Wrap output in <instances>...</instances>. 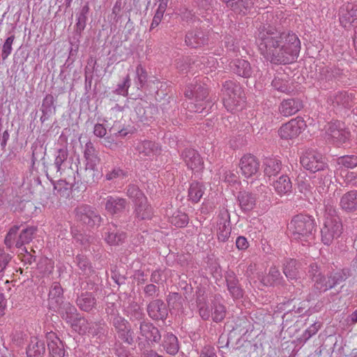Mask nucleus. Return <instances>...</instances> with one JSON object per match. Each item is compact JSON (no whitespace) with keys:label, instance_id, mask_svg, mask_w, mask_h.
Here are the masks:
<instances>
[{"label":"nucleus","instance_id":"obj_3","mask_svg":"<svg viewBox=\"0 0 357 357\" xmlns=\"http://www.w3.org/2000/svg\"><path fill=\"white\" fill-rule=\"evenodd\" d=\"M314 223L311 217L299 214L294 216L288 225V231L294 241L303 245L313 239Z\"/></svg>","mask_w":357,"mask_h":357},{"label":"nucleus","instance_id":"obj_63","mask_svg":"<svg viewBox=\"0 0 357 357\" xmlns=\"http://www.w3.org/2000/svg\"><path fill=\"white\" fill-rule=\"evenodd\" d=\"M236 246L238 250H245L248 248V242L244 236H238L236 240Z\"/></svg>","mask_w":357,"mask_h":357},{"label":"nucleus","instance_id":"obj_37","mask_svg":"<svg viewBox=\"0 0 357 357\" xmlns=\"http://www.w3.org/2000/svg\"><path fill=\"white\" fill-rule=\"evenodd\" d=\"M165 350L170 355H175L179 349L178 339L173 334H167L163 342Z\"/></svg>","mask_w":357,"mask_h":357},{"label":"nucleus","instance_id":"obj_19","mask_svg":"<svg viewBox=\"0 0 357 357\" xmlns=\"http://www.w3.org/2000/svg\"><path fill=\"white\" fill-rule=\"evenodd\" d=\"M148 313L153 319L162 320L167 316V309L162 301L155 300L149 303Z\"/></svg>","mask_w":357,"mask_h":357},{"label":"nucleus","instance_id":"obj_53","mask_svg":"<svg viewBox=\"0 0 357 357\" xmlns=\"http://www.w3.org/2000/svg\"><path fill=\"white\" fill-rule=\"evenodd\" d=\"M15 37L13 36H11L6 40L3 47H2V53H1V57L3 60H5L8 58V56L12 52V45L13 43Z\"/></svg>","mask_w":357,"mask_h":357},{"label":"nucleus","instance_id":"obj_4","mask_svg":"<svg viewBox=\"0 0 357 357\" xmlns=\"http://www.w3.org/2000/svg\"><path fill=\"white\" fill-rule=\"evenodd\" d=\"M342 230V224L333 206L326 208L321 229V239L324 244H331L335 238H338Z\"/></svg>","mask_w":357,"mask_h":357},{"label":"nucleus","instance_id":"obj_11","mask_svg":"<svg viewBox=\"0 0 357 357\" xmlns=\"http://www.w3.org/2000/svg\"><path fill=\"white\" fill-rule=\"evenodd\" d=\"M327 133L337 145L345 143L349 138V132L344 128L343 123L335 121L331 123L327 128Z\"/></svg>","mask_w":357,"mask_h":357},{"label":"nucleus","instance_id":"obj_50","mask_svg":"<svg viewBox=\"0 0 357 357\" xmlns=\"http://www.w3.org/2000/svg\"><path fill=\"white\" fill-rule=\"evenodd\" d=\"M128 195L133 199L135 202V204L140 202H144L145 198H146L144 194L139 190V188L135 185L129 186L127 190Z\"/></svg>","mask_w":357,"mask_h":357},{"label":"nucleus","instance_id":"obj_56","mask_svg":"<svg viewBox=\"0 0 357 357\" xmlns=\"http://www.w3.org/2000/svg\"><path fill=\"white\" fill-rule=\"evenodd\" d=\"M48 98L47 97L44 102H43V104L42 105V112L43 113V115L41 116L40 118V120L42 121H45L46 120V115H48L49 113H52V107H51V105H52V98L50 97V105H46V103L48 101Z\"/></svg>","mask_w":357,"mask_h":357},{"label":"nucleus","instance_id":"obj_20","mask_svg":"<svg viewBox=\"0 0 357 357\" xmlns=\"http://www.w3.org/2000/svg\"><path fill=\"white\" fill-rule=\"evenodd\" d=\"M47 347L53 357H63L65 351L63 344L54 333H49L47 335Z\"/></svg>","mask_w":357,"mask_h":357},{"label":"nucleus","instance_id":"obj_23","mask_svg":"<svg viewBox=\"0 0 357 357\" xmlns=\"http://www.w3.org/2000/svg\"><path fill=\"white\" fill-rule=\"evenodd\" d=\"M271 185L275 192L280 196L288 195L292 188L291 182L286 175L280 176L278 179L274 180Z\"/></svg>","mask_w":357,"mask_h":357},{"label":"nucleus","instance_id":"obj_39","mask_svg":"<svg viewBox=\"0 0 357 357\" xmlns=\"http://www.w3.org/2000/svg\"><path fill=\"white\" fill-rule=\"evenodd\" d=\"M135 212L138 218L140 219H149L152 215V208L150 205L147 204V199L145 198V202H139L136 204Z\"/></svg>","mask_w":357,"mask_h":357},{"label":"nucleus","instance_id":"obj_54","mask_svg":"<svg viewBox=\"0 0 357 357\" xmlns=\"http://www.w3.org/2000/svg\"><path fill=\"white\" fill-rule=\"evenodd\" d=\"M136 78L139 82L138 87H142L146 80V72L142 65H138L136 68Z\"/></svg>","mask_w":357,"mask_h":357},{"label":"nucleus","instance_id":"obj_6","mask_svg":"<svg viewBox=\"0 0 357 357\" xmlns=\"http://www.w3.org/2000/svg\"><path fill=\"white\" fill-rule=\"evenodd\" d=\"M206 91L200 86L198 87L197 86H193L192 85L188 86L185 90V95L190 99L195 96V102H190V105L188 106V109L191 112H204L206 109V102L204 101L203 98L206 96Z\"/></svg>","mask_w":357,"mask_h":357},{"label":"nucleus","instance_id":"obj_42","mask_svg":"<svg viewBox=\"0 0 357 357\" xmlns=\"http://www.w3.org/2000/svg\"><path fill=\"white\" fill-rule=\"evenodd\" d=\"M272 86L278 91L283 93H289L291 91L289 81L285 79L284 75H277L272 81Z\"/></svg>","mask_w":357,"mask_h":357},{"label":"nucleus","instance_id":"obj_2","mask_svg":"<svg viewBox=\"0 0 357 357\" xmlns=\"http://www.w3.org/2000/svg\"><path fill=\"white\" fill-rule=\"evenodd\" d=\"M301 164L311 172H319L312 178L319 194L326 193L331 183L332 173L323 155L314 150H307L301 157Z\"/></svg>","mask_w":357,"mask_h":357},{"label":"nucleus","instance_id":"obj_44","mask_svg":"<svg viewBox=\"0 0 357 357\" xmlns=\"http://www.w3.org/2000/svg\"><path fill=\"white\" fill-rule=\"evenodd\" d=\"M35 231L36 229L33 227H29L24 229L19 236V238L16 241L15 246L20 248L24 244L29 243L32 240Z\"/></svg>","mask_w":357,"mask_h":357},{"label":"nucleus","instance_id":"obj_33","mask_svg":"<svg viewBox=\"0 0 357 357\" xmlns=\"http://www.w3.org/2000/svg\"><path fill=\"white\" fill-rule=\"evenodd\" d=\"M126 206V200L122 198L108 197L105 208L110 213L114 214L123 209Z\"/></svg>","mask_w":357,"mask_h":357},{"label":"nucleus","instance_id":"obj_1","mask_svg":"<svg viewBox=\"0 0 357 357\" xmlns=\"http://www.w3.org/2000/svg\"><path fill=\"white\" fill-rule=\"evenodd\" d=\"M257 44L264 59L273 64H286L298 56L300 40L294 33H280L270 26L259 29Z\"/></svg>","mask_w":357,"mask_h":357},{"label":"nucleus","instance_id":"obj_30","mask_svg":"<svg viewBox=\"0 0 357 357\" xmlns=\"http://www.w3.org/2000/svg\"><path fill=\"white\" fill-rule=\"evenodd\" d=\"M63 319H65L70 325L73 323L77 317V310L69 303H63L60 307H56Z\"/></svg>","mask_w":357,"mask_h":357},{"label":"nucleus","instance_id":"obj_58","mask_svg":"<svg viewBox=\"0 0 357 357\" xmlns=\"http://www.w3.org/2000/svg\"><path fill=\"white\" fill-rule=\"evenodd\" d=\"M88 11V7H85L83 8V13H81L78 18H77V22L76 24L77 29L79 31L84 30L86 25V16L85 13Z\"/></svg>","mask_w":357,"mask_h":357},{"label":"nucleus","instance_id":"obj_55","mask_svg":"<svg viewBox=\"0 0 357 357\" xmlns=\"http://www.w3.org/2000/svg\"><path fill=\"white\" fill-rule=\"evenodd\" d=\"M68 153L65 149H59L54 160V165L57 171H59L63 162L67 159Z\"/></svg>","mask_w":357,"mask_h":357},{"label":"nucleus","instance_id":"obj_12","mask_svg":"<svg viewBox=\"0 0 357 357\" xmlns=\"http://www.w3.org/2000/svg\"><path fill=\"white\" fill-rule=\"evenodd\" d=\"M355 101L354 93L346 91L331 93L327 98L328 103L333 107H349Z\"/></svg>","mask_w":357,"mask_h":357},{"label":"nucleus","instance_id":"obj_17","mask_svg":"<svg viewBox=\"0 0 357 357\" xmlns=\"http://www.w3.org/2000/svg\"><path fill=\"white\" fill-rule=\"evenodd\" d=\"M137 150L141 157H148L151 160L158 155L161 151L159 145L151 141L139 142L137 145Z\"/></svg>","mask_w":357,"mask_h":357},{"label":"nucleus","instance_id":"obj_60","mask_svg":"<svg viewBox=\"0 0 357 357\" xmlns=\"http://www.w3.org/2000/svg\"><path fill=\"white\" fill-rule=\"evenodd\" d=\"M76 261H77L78 266L82 270L86 271L88 268H90L89 262L85 257H84L82 255H78L76 257Z\"/></svg>","mask_w":357,"mask_h":357},{"label":"nucleus","instance_id":"obj_61","mask_svg":"<svg viewBox=\"0 0 357 357\" xmlns=\"http://www.w3.org/2000/svg\"><path fill=\"white\" fill-rule=\"evenodd\" d=\"M226 281L227 283L228 290L230 289V287H235L238 285V280L236 279L235 275L233 273H228L226 276Z\"/></svg>","mask_w":357,"mask_h":357},{"label":"nucleus","instance_id":"obj_16","mask_svg":"<svg viewBox=\"0 0 357 357\" xmlns=\"http://www.w3.org/2000/svg\"><path fill=\"white\" fill-rule=\"evenodd\" d=\"M315 278V288L320 291H326V290L333 287L337 282L344 280L340 273H337L333 277L326 278L325 276L318 273V275H314Z\"/></svg>","mask_w":357,"mask_h":357},{"label":"nucleus","instance_id":"obj_21","mask_svg":"<svg viewBox=\"0 0 357 357\" xmlns=\"http://www.w3.org/2000/svg\"><path fill=\"white\" fill-rule=\"evenodd\" d=\"M216 236L220 241H227L231 234L230 221L227 217H221L216 224Z\"/></svg>","mask_w":357,"mask_h":357},{"label":"nucleus","instance_id":"obj_46","mask_svg":"<svg viewBox=\"0 0 357 357\" xmlns=\"http://www.w3.org/2000/svg\"><path fill=\"white\" fill-rule=\"evenodd\" d=\"M127 174L119 168H114L106 175L107 180H114L117 184H123L126 181Z\"/></svg>","mask_w":357,"mask_h":357},{"label":"nucleus","instance_id":"obj_10","mask_svg":"<svg viewBox=\"0 0 357 357\" xmlns=\"http://www.w3.org/2000/svg\"><path fill=\"white\" fill-rule=\"evenodd\" d=\"M199 307L200 316L206 320L211 317L214 321L220 322L225 319L226 315L225 306L216 301L213 303L212 312L208 306L202 304L200 302L199 303Z\"/></svg>","mask_w":357,"mask_h":357},{"label":"nucleus","instance_id":"obj_9","mask_svg":"<svg viewBox=\"0 0 357 357\" xmlns=\"http://www.w3.org/2000/svg\"><path fill=\"white\" fill-rule=\"evenodd\" d=\"M75 216L78 220L89 227L98 225L101 220L100 215L87 205L77 206L75 209Z\"/></svg>","mask_w":357,"mask_h":357},{"label":"nucleus","instance_id":"obj_25","mask_svg":"<svg viewBox=\"0 0 357 357\" xmlns=\"http://www.w3.org/2000/svg\"><path fill=\"white\" fill-rule=\"evenodd\" d=\"M139 329L142 335L149 341L158 342L160 339L158 329L149 322H142L140 324Z\"/></svg>","mask_w":357,"mask_h":357},{"label":"nucleus","instance_id":"obj_41","mask_svg":"<svg viewBox=\"0 0 357 357\" xmlns=\"http://www.w3.org/2000/svg\"><path fill=\"white\" fill-rule=\"evenodd\" d=\"M168 0H160V3L157 10L154 15L152 22L151 24V29H153L158 26L163 17L164 13L167 9Z\"/></svg>","mask_w":357,"mask_h":357},{"label":"nucleus","instance_id":"obj_35","mask_svg":"<svg viewBox=\"0 0 357 357\" xmlns=\"http://www.w3.org/2000/svg\"><path fill=\"white\" fill-rule=\"evenodd\" d=\"M228 7L231 8L234 10L239 13H245L250 9L252 4L253 0H222Z\"/></svg>","mask_w":357,"mask_h":357},{"label":"nucleus","instance_id":"obj_36","mask_svg":"<svg viewBox=\"0 0 357 357\" xmlns=\"http://www.w3.org/2000/svg\"><path fill=\"white\" fill-rule=\"evenodd\" d=\"M90 323L88 322L84 318H77L76 320L72 323L71 326L73 330L79 334L90 333L92 335L96 334L91 327Z\"/></svg>","mask_w":357,"mask_h":357},{"label":"nucleus","instance_id":"obj_24","mask_svg":"<svg viewBox=\"0 0 357 357\" xmlns=\"http://www.w3.org/2000/svg\"><path fill=\"white\" fill-rule=\"evenodd\" d=\"M84 155L86 160V169L94 170L100 162V158L97 151L91 144H86Z\"/></svg>","mask_w":357,"mask_h":357},{"label":"nucleus","instance_id":"obj_26","mask_svg":"<svg viewBox=\"0 0 357 357\" xmlns=\"http://www.w3.org/2000/svg\"><path fill=\"white\" fill-rule=\"evenodd\" d=\"M45 351V343L37 337H33L26 349L27 357H43Z\"/></svg>","mask_w":357,"mask_h":357},{"label":"nucleus","instance_id":"obj_32","mask_svg":"<svg viewBox=\"0 0 357 357\" xmlns=\"http://www.w3.org/2000/svg\"><path fill=\"white\" fill-rule=\"evenodd\" d=\"M264 165V174L270 178L276 176L281 170V162L276 158L266 159Z\"/></svg>","mask_w":357,"mask_h":357},{"label":"nucleus","instance_id":"obj_48","mask_svg":"<svg viewBox=\"0 0 357 357\" xmlns=\"http://www.w3.org/2000/svg\"><path fill=\"white\" fill-rule=\"evenodd\" d=\"M170 222L177 227H183L188 222V218L186 214L176 211L169 218Z\"/></svg>","mask_w":357,"mask_h":357},{"label":"nucleus","instance_id":"obj_18","mask_svg":"<svg viewBox=\"0 0 357 357\" xmlns=\"http://www.w3.org/2000/svg\"><path fill=\"white\" fill-rule=\"evenodd\" d=\"M302 107V102L299 100L289 98L280 103L279 112L284 116H289L298 112Z\"/></svg>","mask_w":357,"mask_h":357},{"label":"nucleus","instance_id":"obj_34","mask_svg":"<svg viewBox=\"0 0 357 357\" xmlns=\"http://www.w3.org/2000/svg\"><path fill=\"white\" fill-rule=\"evenodd\" d=\"M239 205L244 211H250L254 208L256 198L252 194L246 192H241L238 195Z\"/></svg>","mask_w":357,"mask_h":357},{"label":"nucleus","instance_id":"obj_7","mask_svg":"<svg viewBox=\"0 0 357 357\" xmlns=\"http://www.w3.org/2000/svg\"><path fill=\"white\" fill-rule=\"evenodd\" d=\"M306 123L300 117L290 120L283 124L278 130V134L282 139H291L297 137L305 130Z\"/></svg>","mask_w":357,"mask_h":357},{"label":"nucleus","instance_id":"obj_22","mask_svg":"<svg viewBox=\"0 0 357 357\" xmlns=\"http://www.w3.org/2000/svg\"><path fill=\"white\" fill-rule=\"evenodd\" d=\"M48 301L52 308L60 307L63 303V289L59 283L54 282L52 284L49 292Z\"/></svg>","mask_w":357,"mask_h":357},{"label":"nucleus","instance_id":"obj_51","mask_svg":"<svg viewBox=\"0 0 357 357\" xmlns=\"http://www.w3.org/2000/svg\"><path fill=\"white\" fill-rule=\"evenodd\" d=\"M280 275V271L275 267L271 268L268 275L263 279L266 285H273L276 283Z\"/></svg>","mask_w":357,"mask_h":357},{"label":"nucleus","instance_id":"obj_49","mask_svg":"<svg viewBox=\"0 0 357 357\" xmlns=\"http://www.w3.org/2000/svg\"><path fill=\"white\" fill-rule=\"evenodd\" d=\"M338 165L345 168H354L357 165V156L344 155L338 158Z\"/></svg>","mask_w":357,"mask_h":357},{"label":"nucleus","instance_id":"obj_64","mask_svg":"<svg viewBox=\"0 0 357 357\" xmlns=\"http://www.w3.org/2000/svg\"><path fill=\"white\" fill-rule=\"evenodd\" d=\"M215 355L214 348L206 346L202 349L199 357H214Z\"/></svg>","mask_w":357,"mask_h":357},{"label":"nucleus","instance_id":"obj_27","mask_svg":"<svg viewBox=\"0 0 357 357\" xmlns=\"http://www.w3.org/2000/svg\"><path fill=\"white\" fill-rule=\"evenodd\" d=\"M231 69L236 74L243 77H249L252 75V69L248 61L243 59H236L231 63Z\"/></svg>","mask_w":357,"mask_h":357},{"label":"nucleus","instance_id":"obj_28","mask_svg":"<svg viewBox=\"0 0 357 357\" xmlns=\"http://www.w3.org/2000/svg\"><path fill=\"white\" fill-rule=\"evenodd\" d=\"M340 206L347 211L357 209V191L352 190L345 193L340 199Z\"/></svg>","mask_w":357,"mask_h":357},{"label":"nucleus","instance_id":"obj_57","mask_svg":"<svg viewBox=\"0 0 357 357\" xmlns=\"http://www.w3.org/2000/svg\"><path fill=\"white\" fill-rule=\"evenodd\" d=\"M11 257L0 248V272H2L10 261Z\"/></svg>","mask_w":357,"mask_h":357},{"label":"nucleus","instance_id":"obj_15","mask_svg":"<svg viewBox=\"0 0 357 357\" xmlns=\"http://www.w3.org/2000/svg\"><path fill=\"white\" fill-rule=\"evenodd\" d=\"M182 158L187 167L194 173L200 172L204 168L203 160L194 149H186L182 153Z\"/></svg>","mask_w":357,"mask_h":357},{"label":"nucleus","instance_id":"obj_14","mask_svg":"<svg viewBox=\"0 0 357 357\" xmlns=\"http://www.w3.org/2000/svg\"><path fill=\"white\" fill-rule=\"evenodd\" d=\"M113 324L119 338L124 342L131 344L133 342L134 336L128 321L121 317H116L113 319Z\"/></svg>","mask_w":357,"mask_h":357},{"label":"nucleus","instance_id":"obj_40","mask_svg":"<svg viewBox=\"0 0 357 357\" xmlns=\"http://www.w3.org/2000/svg\"><path fill=\"white\" fill-rule=\"evenodd\" d=\"M135 212L138 218L140 219H149L152 215V208L150 205L147 204V199L145 198V202H139L136 204Z\"/></svg>","mask_w":357,"mask_h":357},{"label":"nucleus","instance_id":"obj_43","mask_svg":"<svg viewBox=\"0 0 357 357\" xmlns=\"http://www.w3.org/2000/svg\"><path fill=\"white\" fill-rule=\"evenodd\" d=\"M199 31L188 32L185 37V43L188 46L197 47L204 44V38Z\"/></svg>","mask_w":357,"mask_h":357},{"label":"nucleus","instance_id":"obj_62","mask_svg":"<svg viewBox=\"0 0 357 357\" xmlns=\"http://www.w3.org/2000/svg\"><path fill=\"white\" fill-rule=\"evenodd\" d=\"M93 133L98 137H103L106 135L107 130L102 124L97 123L94 126Z\"/></svg>","mask_w":357,"mask_h":357},{"label":"nucleus","instance_id":"obj_31","mask_svg":"<svg viewBox=\"0 0 357 357\" xmlns=\"http://www.w3.org/2000/svg\"><path fill=\"white\" fill-rule=\"evenodd\" d=\"M206 188L199 182H192L188 189V199L192 202L197 203L204 194Z\"/></svg>","mask_w":357,"mask_h":357},{"label":"nucleus","instance_id":"obj_38","mask_svg":"<svg viewBox=\"0 0 357 357\" xmlns=\"http://www.w3.org/2000/svg\"><path fill=\"white\" fill-rule=\"evenodd\" d=\"M77 304L84 311H90L96 304L95 298L91 294H82L77 299Z\"/></svg>","mask_w":357,"mask_h":357},{"label":"nucleus","instance_id":"obj_8","mask_svg":"<svg viewBox=\"0 0 357 357\" xmlns=\"http://www.w3.org/2000/svg\"><path fill=\"white\" fill-rule=\"evenodd\" d=\"M339 20L345 29H350L357 24V3L343 4L339 10Z\"/></svg>","mask_w":357,"mask_h":357},{"label":"nucleus","instance_id":"obj_45","mask_svg":"<svg viewBox=\"0 0 357 357\" xmlns=\"http://www.w3.org/2000/svg\"><path fill=\"white\" fill-rule=\"evenodd\" d=\"M283 271L286 277L289 280L297 279L298 272L296 261L294 259L287 261Z\"/></svg>","mask_w":357,"mask_h":357},{"label":"nucleus","instance_id":"obj_13","mask_svg":"<svg viewBox=\"0 0 357 357\" xmlns=\"http://www.w3.org/2000/svg\"><path fill=\"white\" fill-rule=\"evenodd\" d=\"M241 174L246 178L255 175L259 169V162L257 159L251 154L244 155L239 163Z\"/></svg>","mask_w":357,"mask_h":357},{"label":"nucleus","instance_id":"obj_59","mask_svg":"<svg viewBox=\"0 0 357 357\" xmlns=\"http://www.w3.org/2000/svg\"><path fill=\"white\" fill-rule=\"evenodd\" d=\"M130 78L128 76L126 77L122 84H119L116 89V91L119 94L125 96L127 94L128 89L130 86Z\"/></svg>","mask_w":357,"mask_h":357},{"label":"nucleus","instance_id":"obj_47","mask_svg":"<svg viewBox=\"0 0 357 357\" xmlns=\"http://www.w3.org/2000/svg\"><path fill=\"white\" fill-rule=\"evenodd\" d=\"M126 238V234L123 232H119L116 229L112 231H108L105 236V241L110 245H118L122 242Z\"/></svg>","mask_w":357,"mask_h":357},{"label":"nucleus","instance_id":"obj_52","mask_svg":"<svg viewBox=\"0 0 357 357\" xmlns=\"http://www.w3.org/2000/svg\"><path fill=\"white\" fill-rule=\"evenodd\" d=\"M19 230V227L14 226L10 228L8 233L7 234L6 238H5V244L8 248H10L14 243H16V236L17 234V231Z\"/></svg>","mask_w":357,"mask_h":357},{"label":"nucleus","instance_id":"obj_5","mask_svg":"<svg viewBox=\"0 0 357 357\" xmlns=\"http://www.w3.org/2000/svg\"><path fill=\"white\" fill-rule=\"evenodd\" d=\"M223 104L228 111H234L243 101V93L240 86L233 81H226L222 89Z\"/></svg>","mask_w":357,"mask_h":357},{"label":"nucleus","instance_id":"obj_29","mask_svg":"<svg viewBox=\"0 0 357 357\" xmlns=\"http://www.w3.org/2000/svg\"><path fill=\"white\" fill-rule=\"evenodd\" d=\"M312 183H313L312 181ZM313 184V186L311 185V183L309 181H300L298 184V188L300 192L303 193L307 199H313L316 200L319 195H322V194H319L317 190V185Z\"/></svg>","mask_w":357,"mask_h":357}]
</instances>
